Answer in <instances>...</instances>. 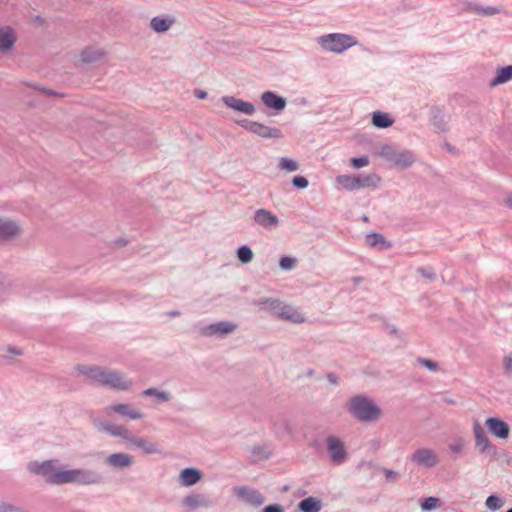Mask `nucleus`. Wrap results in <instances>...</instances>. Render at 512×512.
<instances>
[{
    "mask_svg": "<svg viewBox=\"0 0 512 512\" xmlns=\"http://www.w3.org/2000/svg\"><path fill=\"white\" fill-rule=\"evenodd\" d=\"M29 470L35 474L42 475L46 482L55 485L78 483L91 484L95 482L94 474L83 469H60L54 461L43 463H30Z\"/></svg>",
    "mask_w": 512,
    "mask_h": 512,
    "instance_id": "obj_1",
    "label": "nucleus"
},
{
    "mask_svg": "<svg viewBox=\"0 0 512 512\" xmlns=\"http://www.w3.org/2000/svg\"><path fill=\"white\" fill-rule=\"evenodd\" d=\"M78 370L89 379L102 385H108L119 390H127L130 387V382L127 381L122 374L117 372L106 371L99 367L88 366H79Z\"/></svg>",
    "mask_w": 512,
    "mask_h": 512,
    "instance_id": "obj_2",
    "label": "nucleus"
},
{
    "mask_svg": "<svg viewBox=\"0 0 512 512\" xmlns=\"http://www.w3.org/2000/svg\"><path fill=\"white\" fill-rule=\"evenodd\" d=\"M317 42L324 50L333 53H342L358 43L355 37L341 33L322 35L317 38Z\"/></svg>",
    "mask_w": 512,
    "mask_h": 512,
    "instance_id": "obj_3",
    "label": "nucleus"
},
{
    "mask_svg": "<svg viewBox=\"0 0 512 512\" xmlns=\"http://www.w3.org/2000/svg\"><path fill=\"white\" fill-rule=\"evenodd\" d=\"M350 412L361 421H375L381 414L380 409L372 401L362 397L351 400Z\"/></svg>",
    "mask_w": 512,
    "mask_h": 512,
    "instance_id": "obj_4",
    "label": "nucleus"
},
{
    "mask_svg": "<svg viewBox=\"0 0 512 512\" xmlns=\"http://www.w3.org/2000/svg\"><path fill=\"white\" fill-rule=\"evenodd\" d=\"M379 154L381 157L397 166L407 167L410 166L414 161L413 155L410 151L396 150L389 145H384L381 148Z\"/></svg>",
    "mask_w": 512,
    "mask_h": 512,
    "instance_id": "obj_5",
    "label": "nucleus"
},
{
    "mask_svg": "<svg viewBox=\"0 0 512 512\" xmlns=\"http://www.w3.org/2000/svg\"><path fill=\"white\" fill-rule=\"evenodd\" d=\"M242 126L249 132L256 134L260 137H263V138H281L282 137V133L278 128L269 127V126H266V125L258 123V122L244 120L242 122Z\"/></svg>",
    "mask_w": 512,
    "mask_h": 512,
    "instance_id": "obj_6",
    "label": "nucleus"
},
{
    "mask_svg": "<svg viewBox=\"0 0 512 512\" xmlns=\"http://www.w3.org/2000/svg\"><path fill=\"white\" fill-rule=\"evenodd\" d=\"M411 460L419 466L434 467L439 463L436 452L430 448H419L411 456Z\"/></svg>",
    "mask_w": 512,
    "mask_h": 512,
    "instance_id": "obj_7",
    "label": "nucleus"
},
{
    "mask_svg": "<svg viewBox=\"0 0 512 512\" xmlns=\"http://www.w3.org/2000/svg\"><path fill=\"white\" fill-rule=\"evenodd\" d=\"M473 433L475 437V445L480 453L488 454L495 452L494 445L491 443V441L485 434L484 429L477 421L473 425Z\"/></svg>",
    "mask_w": 512,
    "mask_h": 512,
    "instance_id": "obj_8",
    "label": "nucleus"
},
{
    "mask_svg": "<svg viewBox=\"0 0 512 512\" xmlns=\"http://www.w3.org/2000/svg\"><path fill=\"white\" fill-rule=\"evenodd\" d=\"M485 425L489 432L500 439H506L509 436L510 428L509 425L500 418L491 417L486 419Z\"/></svg>",
    "mask_w": 512,
    "mask_h": 512,
    "instance_id": "obj_9",
    "label": "nucleus"
},
{
    "mask_svg": "<svg viewBox=\"0 0 512 512\" xmlns=\"http://www.w3.org/2000/svg\"><path fill=\"white\" fill-rule=\"evenodd\" d=\"M234 493L242 501L254 506H259L264 501L262 494L259 491L252 488L237 487L234 489Z\"/></svg>",
    "mask_w": 512,
    "mask_h": 512,
    "instance_id": "obj_10",
    "label": "nucleus"
},
{
    "mask_svg": "<svg viewBox=\"0 0 512 512\" xmlns=\"http://www.w3.org/2000/svg\"><path fill=\"white\" fill-rule=\"evenodd\" d=\"M222 101L227 107L242 112L246 115H252L255 112V108L251 103L235 98L233 96H224Z\"/></svg>",
    "mask_w": 512,
    "mask_h": 512,
    "instance_id": "obj_11",
    "label": "nucleus"
},
{
    "mask_svg": "<svg viewBox=\"0 0 512 512\" xmlns=\"http://www.w3.org/2000/svg\"><path fill=\"white\" fill-rule=\"evenodd\" d=\"M20 233V227L14 221L0 218V240H8Z\"/></svg>",
    "mask_w": 512,
    "mask_h": 512,
    "instance_id": "obj_12",
    "label": "nucleus"
},
{
    "mask_svg": "<svg viewBox=\"0 0 512 512\" xmlns=\"http://www.w3.org/2000/svg\"><path fill=\"white\" fill-rule=\"evenodd\" d=\"M255 221L268 229L275 228L279 223L277 216L265 209H259L255 212Z\"/></svg>",
    "mask_w": 512,
    "mask_h": 512,
    "instance_id": "obj_13",
    "label": "nucleus"
},
{
    "mask_svg": "<svg viewBox=\"0 0 512 512\" xmlns=\"http://www.w3.org/2000/svg\"><path fill=\"white\" fill-rule=\"evenodd\" d=\"M261 99L266 107L272 108L276 111L284 109L286 105L284 98L277 96L276 94L270 91L264 92L261 96Z\"/></svg>",
    "mask_w": 512,
    "mask_h": 512,
    "instance_id": "obj_14",
    "label": "nucleus"
},
{
    "mask_svg": "<svg viewBox=\"0 0 512 512\" xmlns=\"http://www.w3.org/2000/svg\"><path fill=\"white\" fill-rule=\"evenodd\" d=\"M278 316L282 319L289 320L294 323H303L305 321L304 314L289 305H284L281 307L280 311L278 312Z\"/></svg>",
    "mask_w": 512,
    "mask_h": 512,
    "instance_id": "obj_15",
    "label": "nucleus"
},
{
    "mask_svg": "<svg viewBox=\"0 0 512 512\" xmlns=\"http://www.w3.org/2000/svg\"><path fill=\"white\" fill-rule=\"evenodd\" d=\"M328 449L334 461L341 462L345 458L343 443L336 437L328 439Z\"/></svg>",
    "mask_w": 512,
    "mask_h": 512,
    "instance_id": "obj_16",
    "label": "nucleus"
},
{
    "mask_svg": "<svg viewBox=\"0 0 512 512\" xmlns=\"http://www.w3.org/2000/svg\"><path fill=\"white\" fill-rule=\"evenodd\" d=\"M236 324L230 322H219L205 328L206 335L228 334L235 330Z\"/></svg>",
    "mask_w": 512,
    "mask_h": 512,
    "instance_id": "obj_17",
    "label": "nucleus"
},
{
    "mask_svg": "<svg viewBox=\"0 0 512 512\" xmlns=\"http://www.w3.org/2000/svg\"><path fill=\"white\" fill-rule=\"evenodd\" d=\"M16 37L9 27L0 28V51L9 50L15 43Z\"/></svg>",
    "mask_w": 512,
    "mask_h": 512,
    "instance_id": "obj_18",
    "label": "nucleus"
},
{
    "mask_svg": "<svg viewBox=\"0 0 512 512\" xmlns=\"http://www.w3.org/2000/svg\"><path fill=\"white\" fill-rule=\"evenodd\" d=\"M108 409L115 413H118L122 416H127L133 420L140 419L142 417V414L140 412H138L134 409H131L126 404H114V405H111Z\"/></svg>",
    "mask_w": 512,
    "mask_h": 512,
    "instance_id": "obj_19",
    "label": "nucleus"
},
{
    "mask_svg": "<svg viewBox=\"0 0 512 512\" xmlns=\"http://www.w3.org/2000/svg\"><path fill=\"white\" fill-rule=\"evenodd\" d=\"M510 80H512V65L497 69L496 76L491 81L490 85L495 87Z\"/></svg>",
    "mask_w": 512,
    "mask_h": 512,
    "instance_id": "obj_20",
    "label": "nucleus"
},
{
    "mask_svg": "<svg viewBox=\"0 0 512 512\" xmlns=\"http://www.w3.org/2000/svg\"><path fill=\"white\" fill-rule=\"evenodd\" d=\"M107 462L114 467H127L132 463V458L125 453H115L107 458Z\"/></svg>",
    "mask_w": 512,
    "mask_h": 512,
    "instance_id": "obj_21",
    "label": "nucleus"
},
{
    "mask_svg": "<svg viewBox=\"0 0 512 512\" xmlns=\"http://www.w3.org/2000/svg\"><path fill=\"white\" fill-rule=\"evenodd\" d=\"M181 481L185 486H191L197 483L200 478L201 474L198 470L193 468H186L181 472Z\"/></svg>",
    "mask_w": 512,
    "mask_h": 512,
    "instance_id": "obj_22",
    "label": "nucleus"
},
{
    "mask_svg": "<svg viewBox=\"0 0 512 512\" xmlns=\"http://www.w3.org/2000/svg\"><path fill=\"white\" fill-rule=\"evenodd\" d=\"M128 441L131 442L136 447L142 449L145 453L152 454L158 452L157 446L144 438L129 437Z\"/></svg>",
    "mask_w": 512,
    "mask_h": 512,
    "instance_id": "obj_23",
    "label": "nucleus"
},
{
    "mask_svg": "<svg viewBox=\"0 0 512 512\" xmlns=\"http://www.w3.org/2000/svg\"><path fill=\"white\" fill-rule=\"evenodd\" d=\"M338 184H340L346 190H356L359 189V180L357 176L351 175H339L336 178Z\"/></svg>",
    "mask_w": 512,
    "mask_h": 512,
    "instance_id": "obj_24",
    "label": "nucleus"
},
{
    "mask_svg": "<svg viewBox=\"0 0 512 512\" xmlns=\"http://www.w3.org/2000/svg\"><path fill=\"white\" fill-rule=\"evenodd\" d=\"M299 509L302 512H319L321 509V503L314 497H308L299 503Z\"/></svg>",
    "mask_w": 512,
    "mask_h": 512,
    "instance_id": "obj_25",
    "label": "nucleus"
},
{
    "mask_svg": "<svg viewBox=\"0 0 512 512\" xmlns=\"http://www.w3.org/2000/svg\"><path fill=\"white\" fill-rule=\"evenodd\" d=\"M173 22L174 21L169 18L154 17L151 20V27L155 32L162 33L169 30Z\"/></svg>",
    "mask_w": 512,
    "mask_h": 512,
    "instance_id": "obj_26",
    "label": "nucleus"
},
{
    "mask_svg": "<svg viewBox=\"0 0 512 512\" xmlns=\"http://www.w3.org/2000/svg\"><path fill=\"white\" fill-rule=\"evenodd\" d=\"M393 119L388 114L383 112H374L372 115V123L379 128H387L393 124Z\"/></svg>",
    "mask_w": 512,
    "mask_h": 512,
    "instance_id": "obj_27",
    "label": "nucleus"
},
{
    "mask_svg": "<svg viewBox=\"0 0 512 512\" xmlns=\"http://www.w3.org/2000/svg\"><path fill=\"white\" fill-rule=\"evenodd\" d=\"M184 503L186 506L190 508L207 507L210 504L209 501L203 495L199 494L187 496L184 499Z\"/></svg>",
    "mask_w": 512,
    "mask_h": 512,
    "instance_id": "obj_28",
    "label": "nucleus"
},
{
    "mask_svg": "<svg viewBox=\"0 0 512 512\" xmlns=\"http://www.w3.org/2000/svg\"><path fill=\"white\" fill-rule=\"evenodd\" d=\"M358 180L359 189L365 187H376L380 182V178L376 174L358 177Z\"/></svg>",
    "mask_w": 512,
    "mask_h": 512,
    "instance_id": "obj_29",
    "label": "nucleus"
},
{
    "mask_svg": "<svg viewBox=\"0 0 512 512\" xmlns=\"http://www.w3.org/2000/svg\"><path fill=\"white\" fill-rule=\"evenodd\" d=\"M103 429L108 431L110 434H112L114 436L122 437L123 439H125L127 441L130 437L128 431L125 428H123L122 426L110 425V426H104Z\"/></svg>",
    "mask_w": 512,
    "mask_h": 512,
    "instance_id": "obj_30",
    "label": "nucleus"
},
{
    "mask_svg": "<svg viewBox=\"0 0 512 512\" xmlns=\"http://www.w3.org/2000/svg\"><path fill=\"white\" fill-rule=\"evenodd\" d=\"M460 11L463 13H476L480 11V6L476 3L470 2L468 0H461L459 2Z\"/></svg>",
    "mask_w": 512,
    "mask_h": 512,
    "instance_id": "obj_31",
    "label": "nucleus"
},
{
    "mask_svg": "<svg viewBox=\"0 0 512 512\" xmlns=\"http://www.w3.org/2000/svg\"><path fill=\"white\" fill-rule=\"evenodd\" d=\"M237 256L242 263H249L253 258V252L248 246H241L237 251Z\"/></svg>",
    "mask_w": 512,
    "mask_h": 512,
    "instance_id": "obj_32",
    "label": "nucleus"
},
{
    "mask_svg": "<svg viewBox=\"0 0 512 512\" xmlns=\"http://www.w3.org/2000/svg\"><path fill=\"white\" fill-rule=\"evenodd\" d=\"M503 501L497 496L491 495L486 499L485 505L491 511H496L502 508Z\"/></svg>",
    "mask_w": 512,
    "mask_h": 512,
    "instance_id": "obj_33",
    "label": "nucleus"
},
{
    "mask_svg": "<svg viewBox=\"0 0 512 512\" xmlns=\"http://www.w3.org/2000/svg\"><path fill=\"white\" fill-rule=\"evenodd\" d=\"M102 56V52L99 50H84L81 54V58L83 62H92L97 60L99 57Z\"/></svg>",
    "mask_w": 512,
    "mask_h": 512,
    "instance_id": "obj_34",
    "label": "nucleus"
},
{
    "mask_svg": "<svg viewBox=\"0 0 512 512\" xmlns=\"http://www.w3.org/2000/svg\"><path fill=\"white\" fill-rule=\"evenodd\" d=\"M441 505V502L436 497H428L424 500V502L421 504V508L425 511L433 510L436 508H439Z\"/></svg>",
    "mask_w": 512,
    "mask_h": 512,
    "instance_id": "obj_35",
    "label": "nucleus"
},
{
    "mask_svg": "<svg viewBox=\"0 0 512 512\" xmlns=\"http://www.w3.org/2000/svg\"><path fill=\"white\" fill-rule=\"evenodd\" d=\"M279 166L281 169L289 171V172L298 170L297 162L292 159H288V158H282L280 160Z\"/></svg>",
    "mask_w": 512,
    "mask_h": 512,
    "instance_id": "obj_36",
    "label": "nucleus"
},
{
    "mask_svg": "<svg viewBox=\"0 0 512 512\" xmlns=\"http://www.w3.org/2000/svg\"><path fill=\"white\" fill-rule=\"evenodd\" d=\"M366 242L369 246H376V245H382L385 243V239L381 234L373 233L369 234L366 237Z\"/></svg>",
    "mask_w": 512,
    "mask_h": 512,
    "instance_id": "obj_37",
    "label": "nucleus"
},
{
    "mask_svg": "<svg viewBox=\"0 0 512 512\" xmlns=\"http://www.w3.org/2000/svg\"><path fill=\"white\" fill-rule=\"evenodd\" d=\"M296 260L291 257H282L280 259V267L284 270L292 269L295 265Z\"/></svg>",
    "mask_w": 512,
    "mask_h": 512,
    "instance_id": "obj_38",
    "label": "nucleus"
},
{
    "mask_svg": "<svg viewBox=\"0 0 512 512\" xmlns=\"http://www.w3.org/2000/svg\"><path fill=\"white\" fill-rule=\"evenodd\" d=\"M143 394L145 396L155 395V397H157L158 399H160L162 401L168 400V395L165 392H157L155 389H152V388L145 390L143 392Z\"/></svg>",
    "mask_w": 512,
    "mask_h": 512,
    "instance_id": "obj_39",
    "label": "nucleus"
},
{
    "mask_svg": "<svg viewBox=\"0 0 512 512\" xmlns=\"http://www.w3.org/2000/svg\"><path fill=\"white\" fill-rule=\"evenodd\" d=\"M350 162L352 166L355 168H362L369 164V160L367 157L351 158Z\"/></svg>",
    "mask_w": 512,
    "mask_h": 512,
    "instance_id": "obj_40",
    "label": "nucleus"
},
{
    "mask_svg": "<svg viewBox=\"0 0 512 512\" xmlns=\"http://www.w3.org/2000/svg\"><path fill=\"white\" fill-rule=\"evenodd\" d=\"M292 182L295 187L300 189L306 188L308 186V180L303 176H295Z\"/></svg>",
    "mask_w": 512,
    "mask_h": 512,
    "instance_id": "obj_41",
    "label": "nucleus"
},
{
    "mask_svg": "<svg viewBox=\"0 0 512 512\" xmlns=\"http://www.w3.org/2000/svg\"><path fill=\"white\" fill-rule=\"evenodd\" d=\"M418 361L422 366L428 368L429 370L436 371L438 369V364L429 359H419Z\"/></svg>",
    "mask_w": 512,
    "mask_h": 512,
    "instance_id": "obj_42",
    "label": "nucleus"
},
{
    "mask_svg": "<svg viewBox=\"0 0 512 512\" xmlns=\"http://www.w3.org/2000/svg\"><path fill=\"white\" fill-rule=\"evenodd\" d=\"M498 13H499V10L495 7L483 8L480 6V11H478L479 15H484V16H491V15H495Z\"/></svg>",
    "mask_w": 512,
    "mask_h": 512,
    "instance_id": "obj_43",
    "label": "nucleus"
},
{
    "mask_svg": "<svg viewBox=\"0 0 512 512\" xmlns=\"http://www.w3.org/2000/svg\"><path fill=\"white\" fill-rule=\"evenodd\" d=\"M503 365H504L506 373L512 374V352L504 357Z\"/></svg>",
    "mask_w": 512,
    "mask_h": 512,
    "instance_id": "obj_44",
    "label": "nucleus"
},
{
    "mask_svg": "<svg viewBox=\"0 0 512 512\" xmlns=\"http://www.w3.org/2000/svg\"><path fill=\"white\" fill-rule=\"evenodd\" d=\"M263 512H283L280 505H269L264 508Z\"/></svg>",
    "mask_w": 512,
    "mask_h": 512,
    "instance_id": "obj_45",
    "label": "nucleus"
},
{
    "mask_svg": "<svg viewBox=\"0 0 512 512\" xmlns=\"http://www.w3.org/2000/svg\"><path fill=\"white\" fill-rule=\"evenodd\" d=\"M0 512H19L10 505L0 504Z\"/></svg>",
    "mask_w": 512,
    "mask_h": 512,
    "instance_id": "obj_46",
    "label": "nucleus"
},
{
    "mask_svg": "<svg viewBox=\"0 0 512 512\" xmlns=\"http://www.w3.org/2000/svg\"><path fill=\"white\" fill-rule=\"evenodd\" d=\"M450 449L453 451V452H460L462 450V445L461 444H456V445H451L450 446Z\"/></svg>",
    "mask_w": 512,
    "mask_h": 512,
    "instance_id": "obj_47",
    "label": "nucleus"
},
{
    "mask_svg": "<svg viewBox=\"0 0 512 512\" xmlns=\"http://www.w3.org/2000/svg\"><path fill=\"white\" fill-rule=\"evenodd\" d=\"M506 205L512 209V195L508 196L505 200Z\"/></svg>",
    "mask_w": 512,
    "mask_h": 512,
    "instance_id": "obj_48",
    "label": "nucleus"
},
{
    "mask_svg": "<svg viewBox=\"0 0 512 512\" xmlns=\"http://www.w3.org/2000/svg\"><path fill=\"white\" fill-rule=\"evenodd\" d=\"M205 96H206V93H205V92H201V93L199 94V97H200V98H204Z\"/></svg>",
    "mask_w": 512,
    "mask_h": 512,
    "instance_id": "obj_49",
    "label": "nucleus"
},
{
    "mask_svg": "<svg viewBox=\"0 0 512 512\" xmlns=\"http://www.w3.org/2000/svg\"><path fill=\"white\" fill-rule=\"evenodd\" d=\"M507 512H512V509H509Z\"/></svg>",
    "mask_w": 512,
    "mask_h": 512,
    "instance_id": "obj_50",
    "label": "nucleus"
}]
</instances>
